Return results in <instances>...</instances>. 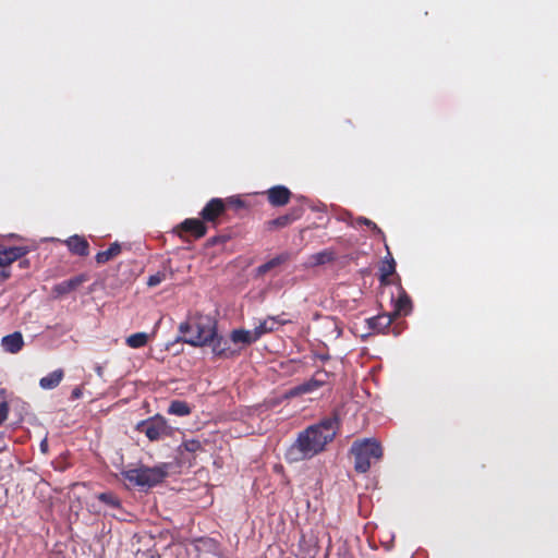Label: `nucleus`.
<instances>
[{"label":"nucleus","instance_id":"ddd939ff","mask_svg":"<svg viewBox=\"0 0 558 558\" xmlns=\"http://www.w3.org/2000/svg\"><path fill=\"white\" fill-rule=\"evenodd\" d=\"M72 255L86 257L89 255V243L85 236L74 234L63 242Z\"/></svg>","mask_w":558,"mask_h":558},{"label":"nucleus","instance_id":"aec40b11","mask_svg":"<svg viewBox=\"0 0 558 558\" xmlns=\"http://www.w3.org/2000/svg\"><path fill=\"white\" fill-rule=\"evenodd\" d=\"M230 341L234 344L242 343L243 345H250L257 340L253 331L245 329H233L230 333Z\"/></svg>","mask_w":558,"mask_h":558},{"label":"nucleus","instance_id":"7c9ffc66","mask_svg":"<svg viewBox=\"0 0 558 558\" xmlns=\"http://www.w3.org/2000/svg\"><path fill=\"white\" fill-rule=\"evenodd\" d=\"M9 410L10 408L7 401L0 402V425H2L7 421Z\"/></svg>","mask_w":558,"mask_h":558},{"label":"nucleus","instance_id":"f03ea898","mask_svg":"<svg viewBox=\"0 0 558 558\" xmlns=\"http://www.w3.org/2000/svg\"><path fill=\"white\" fill-rule=\"evenodd\" d=\"M217 322L209 315L195 313L179 325L182 341L192 347H205L216 336Z\"/></svg>","mask_w":558,"mask_h":558},{"label":"nucleus","instance_id":"f704fd0d","mask_svg":"<svg viewBox=\"0 0 558 558\" xmlns=\"http://www.w3.org/2000/svg\"><path fill=\"white\" fill-rule=\"evenodd\" d=\"M28 265H29V262H28L27 259H22V260H20V263H19V266H20L21 268L28 267Z\"/></svg>","mask_w":558,"mask_h":558},{"label":"nucleus","instance_id":"f257e3e1","mask_svg":"<svg viewBox=\"0 0 558 558\" xmlns=\"http://www.w3.org/2000/svg\"><path fill=\"white\" fill-rule=\"evenodd\" d=\"M339 426L338 414L333 413L301 432L290 449L293 460L311 459L324 451L326 445L336 437Z\"/></svg>","mask_w":558,"mask_h":558},{"label":"nucleus","instance_id":"20e7f679","mask_svg":"<svg viewBox=\"0 0 558 558\" xmlns=\"http://www.w3.org/2000/svg\"><path fill=\"white\" fill-rule=\"evenodd\" d=\"M122 476L134 486L153 487L168 475L167 465L141 466L123 471Z\"/></svg>","mask_w":558,"mask_h":558},{"label":"nucleus","instance_id":"4468645a","mask_svg":"<svg viewBox=\"0 0 558 558\" xmlns=\"http://www.w3.org/2000/svg\"><path fill=\"white\" fill-rule=\"evenodd\" d=\"M291 192L283 185H276L267 191V199L274 207H281L290 202Z\"/></svg>","mask_w":558,"mask_h":558},{"label":"nucleus","instance_id":"5701e85b","mask_svg":"<svg viewBox=\"0 0 558 558\" xmlns=\"http://www.w3.org/2000/svg\"><path fill=\"white\" fill-rule=\"evenodd\" d=\"M286 260H287V256L286 255H278V256L274 257L270 260L262 264L260 266H258L256 268L257 275L258 276H264L265 274L270 271L272 268L283 264Z\"/></svg>","mask_w":558,"mask_h":558},{"label":"nucleus","instance_id":"a878e982","mask_svg":"<svg viewBox=\"0 0 558 558\" xmlns=\"http://www.w3.org/2000/svg\"><path fill=\"white\" fill-rule=\"evenodd\" d=\"M311 258L314 265H324L335 259V253L330 250H325L312 255Z\"/></svg>","mask_w":558,"mask_h":558},{"label":"nucleus","instance_id":"c756f323","mask_svg":"<svg viewBox=\"0 0 558 558\" xmlns=\"http://www.w3.org/2000/svg\"><path fill=\"white\" fill-rule=\"evenodd\" d=\"M165 280H166V272L158 271L157 274L148 277L147 286L150 288H154V287H157L158 284H160Z\"/></svg>","mask_w":558,"mask_h":558},{"label":"nucleus","instance_id":"cd10ccee","mask_svg":"<svg viewBox=\"0 0 558 558\" xmlns=\"http://www.w3.org/2000/svg\"><path fill=\"white\" fill-rule=\"evenodd\" d=\"M354 222H355V225H359V226H366L372 231H374L375 233H377V234L381 235L383 238H385V234H384L383 230L374 221H372L371 219H368L366 217H363V216H360V217L355 218Z\"/></svg>","mask_w":558,"mask_h":558},{"label":"nucleus","instance_id":"473e14b6","mask_svg":"<svg viewBox=\"0 0 558 558\" xmlns=\"http://www.w3.org/2000/svg\"><path fill=\"white\" fill-rule=\"evenodd\" d=\"M225 203H227V207L228 206H233L235 208L244 207V202L239 197H229L225 201Z\"/></svg>","mask_w":558,"mask_h":558},{"label":"nucleus","instance_id":"a211bd4d","mask_svg":"<svg viewBox=\"0 0 558 558\" xmlns=\"http://www.w3.org/2000/svg\"><path fill=\"white\" fill-rule=\"evenodd\" d=\"M387 251H389L388 246L386 245ZM396 271V262L391 255L390 252H388V255L386 256L385 260L383 262V265L379 269V281L383 286L390 284L389 277L392 276Z\"/></svg>","mask_w":558,"mask_h":558},{"label":"nucleus","instance_id":"c9c22d12","mask_svg":"<svg viewBox=\"0 0 558 558\" xmlns=\"http://www.w3.org/2000/svg\"><path fill=\"white\" fill-rule=\"evenodd\" d=\"M47 447H48V445H47V440L45 439V440H43V441H41V444H40V448H41V450H43V451H46V450H47Z\"/></svg>","mask_w":558,"mask_h":558},{"label":"nucleus","instance_id":"7ed1b4c3","mask_svg":"<svg viewBox=\"0 0 558 558\" xmlns=\"http://www.w3.org/2000/svg\"><path fill=\"white\" fill-rule=\"evenodd\" d=\"M350 453L354 457V470L357 473H366L372 462H377L383 457V448L378 441L372 438L353 441Z\"/></svg>","mask_w":558,"mask_h":558},{"label":"nucleus","instance_id":"6e6552de","mask_svg":"<svg viewBox=\"0 0 558 558\" xmlns=\"http://www.w3.org/2000/svg\"><path fill=\"white\" fill-rule=\"evenodd\" d=\"M393 320L395 318L391 316V314H379L377 316L367 318L366 324L372 332L384 335L392 332L395 336H399L402 331V328L399 326L391 327Z\"/></svg>","mask_w":558,"mask_h":558},{"label":"nucleus","instance_id":"4be33fe9","mask_svg":"<svg viewBox=\"0 0 558 558\" xmlns=\"http://www.w3.org/2000/svg\"><path fill=\"white\" fill-rule=\"evenodd\" d=\"M64 373L62 369H56L49 373L47 376L40 378L39 386L43 389L49 390L59 386L61 380L63 379Z\"/></svg>","mask_w":558,"mask_h":558},{"label":"nucleus","instance_id":"412c9836","mask_svg":"<svg viewBox=\"0 0 558 558\" xmlns=\"http://www.w3.org/2000/svg\"><path fill=\"white\" fill-rule=\"evenodd\" d=\"M121 251V245L118 242H113L107 250L100 251L96 254V263L98 265H104L120 255Z\"/></svg>","mask_w":558,"mask_h":558},{"label":"nucleus","instance_id":"393cba45","mask_svg":"<svg viewBox=\"0 0 558 558\" xmlns=\"http://www.w3.org/2000/svg\"><path fill=\"white\" fill-rule=\"evenodd\" d=\"M168 413L178 416H185L191 413V408L185 401L173 400L169 405Z\"/></svg>","mask_w":558,"mask_h":558},{"label":"nucleus","instance_id":"72a5a7b5","mask_svg":"<svg viewBox=\"0 0 558 558\" xmlns=\"http://www.w3.org/2000/svg\"><path fill=\"white\" fill-rule=\"evenodd\" d=\"M82 396V390L80 388H74L72 391V398L78 399Z\"/></svg>","mask_w":558,"mask_h":558},{"label":"nucleus","instance_id":"b1692460","mask_svg":"<svg viewBox=\"0 0 558 558\" xmlns=\"http://www.w3.org/2000/svg\"><path fill=\"white\" fill-rule=\"evenodd\" d=\"M148 342V335L146 332H136L131 336H129L125 339V343L128 347L132 349H140L147 344Z\"/></svg>","mask_w":558,"mask_h":558},{"label":"nucleus","instance_id":"0eeeda50","mask_svg":"<svg viewBox=\"0 0 558 558\" xmlns=\"http://www.w3.org/2000/svg\"><path fill=\"white\" fill-rule=\"evenodd\" d=\"M330 374L324 369L317 371L308 380L292 387L286 393L287 398H294L302 395L312 393L317 391L325 385L329 384Z\"/></svg>","mask_w":558,"mask_h":558},{"label":"nucleus","instance_id":"6ab92c4d","mask_svg":"<svg viewBox=\"0 0 558 558\" xmlns=\"http://www.w3.org/2000/svg\"><path fill=\"white\" fill-rule=\"evenodd\" d=\"M412 311V301L408 293L402 289L396 300L395 311L391 314L393 318L399 315H408Z\"/></svg>","mask_w":558,"mask_h":558},{"label":"nucleus","instance_id":"f8f14e48","mask_svg":"<svg viewBox=\"0 0 558 558\" xmlns=\"http://www.w3.org/2000/svg\"><path fill=\"white\" fill-rule=\"evenodd\" d=\"M87 279H88V277L85 274H81V275L74 276V277H72V278H70L68 280H64V281H61V282L57 283L52 288V292L57 296H62V295L69 294L71 292L75 291L84 282H86Z\"/></svg>","mask_w":558,"mask_h":558},{"label":"nucleus","instance_id":"c85d7f7f","mask_svg":"<svg viewBox=\"0 0 558 558\" xmlns=\"http://www.w3.org/2000/svg\"><path fill=\"white\" fill-rule=\"evenodd\" d=\"M181 448H184V450L195 453L203 449L202 442L197 439H187L184 440L181 445Z\"/></svg>","mask_w":558,"mask_h":558},{"label":"nucleus","instance_id":"dca6fc26","mask_svg":"<svg viewBox=\"0 0 558 558\" xmlns=\"http://www.w3.org/2000/svg\"><path fill=\"white\" fill-rule=\"evenodd\" d=\"M288 323L289 320L281 319L280 316H270L255 326L253 332L256 340H258L265 333L274 331L277 328V325H286Z\"/></svg>","mask_w":558,"mask_h":558},{"label":"nucleus","instance_id":"1a4fd4ad","mask_svg":"<svg viewBox=\"0 0 558 558\" xmlns=\"http://www.w3.org/2000/svg\"><path fill=\"white\" fill-rule=\"evenodd\" d=\"M227 211V203L222 198H211L199 213L201 218L205 222H210L214 226L218 223V220Z\"/></svg>","mask_w":558,"mask_h":558},{"label":"nucleus","instance_id":"2eb2a0df","mask_svg":"<svg viewBox=\"0 0 558 558\" xmlns=\"http://www.w3.org/2000/svg\"><path fill=\"white\" fill-rule=\"evenodd\" d=\"M180 230L190 233L195 239H201L207 233V227L203 219L187 218L179 226Z\"/></svg>","mask_w":558,"mask_h":558},{"label":"nucleus","instance_id":"bb28decb","mask_svg":"<svg viewBox=\"0 0 558 558\" xmlns=\"http://www.w3.org/2000/svg\"><path fill=\"white\" fill-rule=\"evenodd\" d=\"M98 500H100L101 502L106 504L107 506H109L111 508H120L121 507V502H120L119 498L113 493H110V492L100 493L98 495Z\"/></svg>","mask_w":558,"mask_h":558},{"label":"nucleus","instance_id":"9d476101","mask_svg":"<svg viewBox=\"0 0 558 558\" xmlns=\"http://www.w3.org/2000/svg\"><path fill=\"white\" fill-rule=\"evenodd\" d=\"M230 339H226L222 336H219L216 331V336L213 337V340L209 341L211 347V352L217 357L222 359H231L240 354V350L232 349L230 345Z\"/></svg>","mask_w":558,"mask_h":558},{"label":"nucleus","instance_id":"2f4dec72","mask_svg":"<svg viewBox=\"0 0 558 558\" xmlns=\"http://www.w3.org/2000/svg\"><path fill=\"white\" fill-rule=\"evenodd\" d=\"M228 240H229V236H227V235H216V236L208 239L207 245L214 246L216 244L226 243Z\"/></svg>","mask_w":558,"mask_h":558},{"label":"nucleus","instance_id":"f3484780","mask_svg":"<svg viewBox=\"0 0 558 558\" xmlns=\"http://www.w3.org/2000/svg\"><path fill=\"white\" fill-rule=\"evenodd\" d=\"M1 345L5 352L11 354L19 353L24 345V339L20 331L7 335L1 340Z\"/></svg>","mask_w":558,"mask_h":558},{"label":"nucleus","instance_id":"423d86ee","mask_svg":"<svg viewBox=\"0 0 558 558\" xmlns=\"http://www.w3.org/2000/svg\"><path fill=\"white\" fill-rule=\"evenodd\" d=\"M31 252L28 246L0 245V283L11 277V265Z\"/></svg>","mask_w":558,"mask_h":558},{"label":"nucleus","instance_id":"9b49d317","mask_svg":"<svg viewBox=\"0 0 558 558\" xmlns=\"http://www.w3.org/2000/svg\"><path fill=\"white\" fill-rule=\"evenodd\" d=\"M301 216H302V209L293 208L286 215H282L275 219L266 221L265 228L268 231L282 229V228L290 226L293 221L300 219Z\"/></svg>","mask_w":558,"mask_h":558},{"label":"nucleus","instance_id":"39448f33","mask_svg":"<svg viewBox=\"0 0 558 558\" xmlns=\"http://www.w3.org/2000/svg\"><path fill=\"white\" fill-rule=\"evenodd\" d=\"M137 430L145 434L150 441H156L171 435V427L165 417L156 415L137 424Z\"/></svg>","mask_w":558,"mask_h":558}]
</instances>
